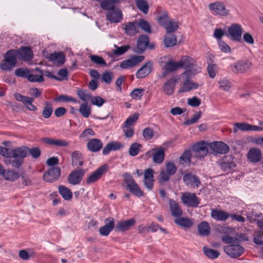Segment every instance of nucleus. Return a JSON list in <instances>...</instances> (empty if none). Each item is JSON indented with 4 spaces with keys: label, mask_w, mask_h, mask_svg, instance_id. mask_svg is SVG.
Returning <instances> with one entry per match:
<instances>
[{
    "label": "nucleus",
    "mask_w": 263,
    "mask_h": 263,
    "mask_svg": "<svg viewBox=\"0 0 263 263\" xmlns=\"http://www.w3.org/2000/svg\"><path fill=\"white\" fill-rule=\"evenodd\" d=\"M223 241L229 245L223 247L224 252L232 258L240 256L244 252V249L239 244V240L236 237L224 235L222 237Z\"/></svg>",
    "instance_id": "obj_1"
},
{
    "label": "nucleus",
    "mask_w": 263,
    "mask_h": 263,
    "mask_svg": "<svg viewBox=\"0 0 263 263\" xmlns=\"http://www.w3.org/2000/svg\"><path fill=\"white\" fill-rule=\"evenodd\" d=\"M11 158L8 161V163L12 166L19 168L23 163V159L26 157L28 153V147L23 146L11 149Z\"/></svg>",
    "instance_id": "obj_2"
},
{
    "label": "nucleus",
    "mask_w": 263,
    "mask_h": 263,
    "mask_svg": "<svg viewBox=\"0 0 263 263\" xmlns=\"http://www.w3.org/2000/svg\"><path fill=\"white\" fill-rule=\"evenodd\" d=\"M208 8L210 12L216 16L227 17L231 14V10L221 1H215L209 4Z\"/></svg>",
    "instance_id": "obj_3"
},
{
    "label": "nucleus",
    "mask_w": 263,
    "mask_h": 263,
    "mask_svg": "<svg viewBox=\"0 0 263 263\" xmlns=\"http://www.w3.org/2000/svg\"><path fill=\"white\" fill-rule=\"evenodd\" d=\"M17 53L16 50H10L6 53L4 60L1 65L2 70L9 71L15 66Z\"/></svg>",
    "instance_id": "obj_4"
},
{
    "label": "nucleus",
    "mask_w": 263,
    "mask_h": 263,
    "mask_svg": "<svg viewBox=\"0 0 263 263\" xmlns=\"http://www.w3.org/2000/svg\"><path fill=\"white\" fill-rule=\"evenodd\" d=\"M123 176L124 178V183L129 191L137 197H142L143 195V192L140 190L130 175L129 173H125Z\"/></svg>",
    "instance_id": "obj_5"
},
{
    "label": "nucleus",
    "mask_w": 263,
    "mask_h": 263,
    "mask_svg": "<svg viewBox=\"0 0 263 263\" xmlns=\"http://www.w3.org/2000/svg\"><path fill=\"white\" fill-rule=\"evenodd\" d=\"M164 148L159 147L152 149L145 153V156L147 158H152L153 162L156 164H161L164 159Z\"/></svg>",
    "instance_id": "obj_6"
},
{
    "label": "nucleus",
    "mask_w": 263,
    "mask_h": 263,
    "mask_svg": "<svg viewBox=\"0 0 263 263\" xmlns=\"http://www.w3.org/2000/svg\"><path fill=\"white\" fill-rule=\"evenodd\" d=\"M227 36L232 41L240 42L243 32V29L240 25L237 23L232 24L228 29Z\"/></svg>",
    "instance_id": "obj_7"
},
{
    "label": "nucleus",
    "mask_w": 263,
    "mask_h": 263,
    "mask_svg": "<svg viewBox=\"0 0 263 263\" xmlns=\"http://www.w3.org/2000/svg\"><path fill=\"white\" fill-rule=\"evenodd\" d=\"M192 148L196 157L201 159L206 156L209 153L210 143L200 141L194 145Z\"/></svg>",
    "instance_id": "obj_8"
},
{
    "label": "nucleus",
    "mask_w": 263,
    "mask_h": 263,
    "mask_svg": "<svg viewBox=\"0 0 263 263\" xmlns=\"http://www.w3.org/2000/svg\"><path fill=\"white\" fill-rule=\"evenodd\" d=\"M181 200L183 203L187 206L196 208L200 203V200L196 194L190 192L183 193Z\"/></svg>",
    "instance_id": "obj_9"
},
{
    "label": "nucleus",
    "mask_w": 263,
    "mask_h": 263,
    "mask_svg": "<svg viewBox=\"0 0 263 263\" xmlns=\"http://www.w3.org/2000/svg\"><path fill=\"white\" fill-rule=\"evenodd\" d=\"M61 175V169L58 166H52L43 175V179L48 182H53L59 179Z\"/></svg>",
    "instance_id": "obj_10"
},
{
    "label": "nucleus",
    "mask_w": 263,
    "mask_h": 263,
    "mask_svg": "<svg viewBox=\"0 0 263 263\" xmlns=\"http://www.w3.org/2000/svg\"><path fill=\"white\" fill-rule=\"evenodd\" d=\"M108 168L107 164H104L97 168L87 177L86 183L91 184L100 179L102 176L108 171Z\"/></svg>",
    "instance_id": "obj_11"
},
{
    "label": "nucleus",
    "mask_w": 263,
    "mask_h": 263,
    "mask_svg": "<svg viewBox=\"0 0 263 263\" xmlns=\"http://www.w3.org/2000/svg\"><path fill=\"white\" fill-rule=\"evenodd\" d=\"M252 65V62L249 60L239 61L231 66V69L236 73H245Z\"/></svg>",
    "instance_id": "obj_12"
},
{
    "label": "nucleus",
    "mask_w": 263,
    "mask_h": 263,
    "mask_svg": "<svg viewBox=\"0 0 263 263\" xmlns=\"http://www.w3.org/2000/svg\"><path fill=\"white\" fill-rule=\"evenodd\" d=\"M106 20L111 23H118L123 20V14L119 8H115L106 13Z\"/></svg>",
    "instance_id": "obj_13"
},
{
    "label": "nucleus",
    "mask_w": 263,
    "mask_h": 263,
    "mask_svg": "<svg viewBox=\"0 0 263 263\" xmlns=\"http://www.w3.org/2000/svg\"><path fill=\"white\" fill-rule=\"evenodd\" d=\"M177 171V167L173 162H168L165 164V170L160 172V178L163 182L167 181L171 176L174 175Z\"/></svg>",
    "instance_id": "obj_14"
},
{
    "label": "nucleus",
    "mask_w": 263,
    "mask_h": 263,
    "mask_svg": "<svg viewBox=\"0 0 263 263\" xmlns=\"http://www.w3.org/2000/svg\"><path fill=\"white\" fill-rule=\"evenodd\" d=\"M182 179L184 184L190 187L198 188L201 184L199 177L191 173H185Z\"/></svg>",
    "instance_id": "obj_15"
},
{
    "label": "nucleus",
    "mask_w": 263,
    "mask_h": 263,
    "mask_svg": "<svg viewBox=\"0 0 263 263\" xmlns=\"http://www.w3.org/2000/svg\"><path fill=\"white\" fill-rule=\"evenodd\" d=\"M14 97L17 101L21 102L28 110L31 111L37 110V107L32 104L34 101L33 98L23 96L18 93H15Z\"/></svg>",
    "instance_id": "obj_16"
},
{
    "label": "nucleus",
    "mask_w": 263,
    "mask_h": 263,
    "mask_svg": "<svg viewBox=\"0 0 263 263\" xmlns=\"http://www.w3.org/2000/svg\"><path fill=\"white\" fill-rule=\"evenodd\" d=\"M144 59L143 55H135L127 60L122 61L120 66L123 69L131 68L141 63Z\"/></svg>",
    "instance_id": "obj_17"
},
{
    "label": "nucleus",
    "mask_w": 263,
    "mask_h": 263,
    "mask_svg": "<svg viewBox=\"0 0 263 263\" xmlns=\"http://www.w3.org/2000/svg\"><path fill=\"white\" fill-rule=\"evenodd\" d=\"M144 59L143 55H135L127 60L122 61L120 66L123 69L131 68L141 63Z\"/></svg>",
    "instance_id": "obj_18"
},
{
    "label": "nucleus",
    "mask_w": 263,
    "mask_h": 263,
    "mask_svg": "<svg viewBox=\"0 0 263 263\" xmlns=\"http://www.w3.org/2000/svg\"><path fill=\"white\" fill-rule=\"evenodd\" d=\"M85 173V171L83 169H80L72 171L68 176V181L69 183L72 185L79 184Z\"/></svg>",
    "instance_id": "obj_19"
},
{
    "label": "nucleus",
    "mask_w": 263,
    "mask_h": 263,
    "mask_svg": "<svg viewBox=\"0 0 263 263\" xmlns=\"http://www.w3.org/2000/svg\"><path fill=\"white\" fill-rule=\"evenodd\" d=\"M220 165L221 170L227 173L234 171L236 167V164L233 158L231 157H224L220 162Z\"/></svg>",
    "instance_id": "obj_20"
},
{
    "label": "nucleus",
    "mask_w": 263,
    "mask_h": 263,
    "mask_svg": "<svg viewBox=\"0 0 263 263\" xmlns=\"http://www.w3.org/2000/svg\"><path fill=\"white\" fill-rule=\"evenodd\" d=\"M209 143L210 149L216 153L224 154L229 151L228 145L222 142L215 141Z\"/></svg>",
    "instance_id": "obj_21"
},
{
    "label": "nucleus",
    "mask_w": 263,
    "mask_h": 263,
    "mask_svg": "<svg viewBox=\"0 0 263 263\" xmlns=\"http://www.w3.org/2000/svg\"><path fill=\"white\" fill-rule=\"evenodd\" d=\"M17 54V58H20L24 61H29L31 60L33 57V54L32 49L26 46L22 47L18 50Z\"/></svg>",
    "instance_id": "obj_22"
},
{
    "label": "nucleus",
    "mask_w": 263,
    "mask_h": 263,
    "mask_svg": "<svg viewBox=\"0 0 263 263\" xmlns=\"http://www.w3.org/2000/svg\"><path fill=\"white\" fill-rule=\"evenodd\" d=\"M229 213L225 211L212 209L211 217L216 221H224L229 218Z\"/></svg>",
    "instance_id": "obj_23"
},
{
    "label": "nucleus",
    "mask_w": 263,
    "mask_h": 263,
    "mask_svg": "<svg viewBox=\"0 0 263 263\" xmlns=\"http://www.w3.org/2000/svg\"><path fill=\"white\" fill-rule=\"evenodd\" d=\"M106 224L99 229L100 234L102 236H108L115 228L114 220L112 218H107L105 220Z\"/></svg>",
    "instance_id": "obj_24"
},
{
    "label": "nucleus",
    "mask_w": 263,
    "mask_h": 263,
    "mask_svg": "<svg viewBox=\"0 0 263 263\" xmlns=\"http://www.w3.org/2000/svg\"><path fill=\"white\" fill-rule=\"evenodd\" d=\"M153 69V63L148 61L145 63L136 72V77L138 79L145 78L148 76Z\"/></svg>",
    "instance_id": "obj_25"
},
{
    "label": "nucleus",
    "mask_w": 263,
    "mask_h": 263,
    "mask_svg": "<svg viewBox=\"0 0 263 263\" xmlns=\"http://www.w3.org/2000/svg\"><path fill=\"white\" fill-rule=\"evenodd\" d=\"M135 220L131 218L127 220L120 221L115 226V230L117 232H125L128 230L129 228L135 223Z\"/></svg>",
    "instance_id": "obj_26"
},
{
    "label": "nucleus",
    "mask_w": 263,
    "mask_h": 263,
    "mask_svg": "<svg viewBox=\"0 0 263 263\" xmlns=\"http://www.w3.org/2000/svg\"><path fill=\"white\" fill-rule=\"evenodd\" d=\"M0 174L6 180L14 181L19 178V174L12 170H5L2 165Z\"/></svg>",
    "instance_id": "obj_27"
},
{
    "label": "nucleus",
    "mask_w": 263,
    "mask_h": 263,
    "mask_svg": "<svg viewBox=\"0 0 263 263\" xmlns=\"http://www.w3.org/2000/svg\"><path fill=\"white\" fill-rule=\"evenodd\" d=\"M177 82V79L174 77L167 80L163 84L162 87L163 92L167 95H172L174 91Z\"/></svg>",
    "instance_id": "obj_28"
},
{
    "label": "nucleus",
    "mask_w": 263,
    "mask_h": 263,
    "mask_svg": "<svg viewBox=\"0 0 263 263\" xmlns=\"http://www.w3.org/2000/svg\"><path fill=\"white\" fill-rule=\"evenodd\" d=\"M261 152L259 148H251L248 153V159L252 163L259 162L261 158Z\"/></svg>",
    "instance_id": "obj_29"
},
{
    "label": "nucleus",
    "mask_w": 263,
    "mask_h": 263,
    "mask_svg": "<svg viewBox=\"0 0 263 263\" xmlns=\"http://www.w3.org/2000/svg\"><path fill=\"white\" fill-rule=\"evenodd\" d=\"M200 71L201 68L198 65L192 66L191 68L185 69V71L181 74V77L184 79H191Z\"/></svg>",
    "instance_id": "obj_30"
},
{
    "label": "nucleus",
    "mask_w": 263,
    "mask_h": 263,
    "mask_svg": "<svg viewBox=\"0 0 263 263\" xmlns=\"http://www.w3.org/2000/svg\"><path fill=\"white\" fill-rule=\"evenodd\" d=\"M154 172L149 168L145 171L144 173V183L145 187L149 190H151L153 187L154 182Z\"/></svg>",
    "instance_id": "obj_31"
},
{
    "label": "nucleus",
    "mask_w": 263,
    "mask_h": 263,
    "mask_svg": "<svg viewBox=\"0 0 263 263\" xmlns=\"http://www.w3.org/2000/svg\"><path fill=\"white\" fill-rule=\"evenodd\" d=\"M125 33L129 36H133L139 32L137 22H130L127 23L124 27Z\"/></svg>",
    "instance_id": "obj_32"
},
{
    "label": "nucleus",
    "mask_w": 263,
    "mask_h": 263,
    "mask_svg": "<svg viewBox=\"0 0 263 263\" xmlns=\"http://www.w3.org/2000/svg\"><path fill=\"white\" fill-rule=\"evenodd\" d=\"M42 141L47 144L57 146H66L69 144V142L65 140L52 139L48 137L43 138Z\"/></svg>",
    "instance_id": "obj_33"
},
{
    "label": "nucleus",
    "mask_w": 263,
    "mask_h": 263,
    "mask_svg": "<svg viewBox=\"0 0 263 263\" xmlns=\"http://www.w3.org/2000/svg\"><path fill=\"white\" fill-rule=\"evenodd\" d=\"M102 146L103 143L102 141L96 138L90 140L87 144L88 149L93 152L99 151L102 148Z\"/></svg>",
    "instance_id": "obj_34"
},
{
    "label": "nucleus",
    "mask_w": 263,
    "mask_h": 263,
    "mask_svg": "<svg viewBox=\"0 0 263 263\" xmlns=\"http://www.w3.org/2000/svg\"><path fill=\"white\" fill-rule=\"evenodd\" d=\"M169 204L172 216L177 218L181 216L182 210L176 201L173 199H170Z\"/></svg>",
    "instance_id": "obj_35"
},
{
    "label": "nucleus",
    "mask_w": 263,
    "mask_h": 263,
    "mask_svg": "<svg viewBox=\"0 0 263 263\" xmlns=\"http://www.w3.org/2000/svg\"><path fill=\"white\" fill-rule=\"evenodd\" d=\"M198 86L199 85L197 83L191 81L190 79H185L182 86L179 89V92H187L192 89H197Z\"/></svg>",
    "instance_id": "obj_36"
},
{
    "label": "nucleus",
    "mask_w": 263,
    "mask_h": 263,
    "mask_svg": "<svg viewBox=\"0 0 263 263\" xmlns=\"http://www.w3.org/2000/svg\"><path fill=\"white\" fill-rule=\"evenodd\" d=\"M174 222L178 226L183 228L184 229H189L193 225L192 219L183 217H179L175 219Z\"/></svg>",
    "instance_id": "obj_37"
},
{
    "label": "nucleus",
    "mask_w": 263,
    "mask_h": 263,
    "mask_svg": "<svg viewBox=\"0 0 263 263\" xmlns=\"http://www.w3.org/2000/svg\"><path fill=\"white\" fill-rule=\"evenodd\" d=\"M199 235L201 236H206L210 234L211 228L209 223L206 221H202L197 226Z\"/></svg>",
    "instance_id": "obj_38"
},
{
    "label": "nucleus",
    "mask_w": 263,
    "mask_h": 263,
    "mask_svg": "<svg viewBox=\"0 0 263 263\" xmlns=\"http://www.w3.org/2000/svg\"><path fill=\"white\" fill-rule=\"evenodd\" d=\"M149 44L148 37L146 35H142L139 37L137 40V48L140 52L144 51Z\"/></svg>",
    "instance_id": "obj_39"
},
{
    "label": "nucleus",
    "mask_w": 263,
    "mask_h": 263,
    "mask_svg": "<svg viewBox=\"0 0 263 263\" xmlns=\"http://www.w3.org/2000/svg\"><path fill=\"white\" fill-rule=\"evenodd\" d=\"M28 80L31 82L41 83L44 81L42 74L39 70H35V68L30 72Z\"/></svg>",
    "instance_id": "obj_40"
},
{
    "label": "nucleus",
    "mask_w": 263,
    "mask_h": 263,
    "mask_svg": "<svg viewBox=\"0 0 263 263\" xmlns=\"http://www.w3.org/2000/svg\"><path fill=\"white\" fill-rule=\"evenodd\" d=\"M99 2L100 7L107 12L116 7L115 5L119 3V0H100Z\"/></svg>",
    "instance_id": "obj_41"
},
{
    "label": "nucleus",
    "mask_w": 263,
    "mask_h": 263,
    "mask_svg": "<svg viewBox=\"0 0 263 263\" xmlns=\"http://www.w3.org/2000/svg\"><path fill=\"white\" fill-rule=\"evenodd\" d=\"M72 165L73 166H82L83 164V158L82 153L75 151L71 154Z\"/></svg>",
    "instance_id": "obj_42"
},
{
    "label": "nucleus",
    "mask_w": 263,
    "mask_h": 263,
    "mask_svg": "<svg viewBox=\"0 0 263 263\" xmlns=\"http://www.w3.org/2000/svg\"><path fill=\"white\" fill-rule=\"evenodd\" d=\"M49 60L54 63L61 65L65 62V55L62 52H55L50 54Z\"/></svg>",
    "instance_id": "obj_43"
},
{
    "label": "nucleus",
    "mask_w": 263,
    "mask_h": 263,
    "mask_svg": "<svg viewBox=\"0 0 263 263\" xmlns=\"http://www.w3.org/2000/svg\"><path fill=\"white\" fill-rule=\"evenodd\" d=\"M163 43L166 47H171L175 46L177 43L176 36L174 33H166L164 37Z\"/></svg>",
    "instance_id": "obj_44"
},
{
    "label": "nucleus",
    "mask_w": 263,
    "mask_h": 263,
    "mask_svg": "<svg viewBox=\"0 0 263 263\" xmlns=\"http://www.w3.org/2000/svg\"><path fill=\"white\" fill-rule=\"evenodd\" d=\"M178 62L179 69L181 68L186 69L196 65L193 64V59L188 56L183 57Z\"/></svg>",
    "instance_id": "obj_45"
},
{
    "label": "nucleus",
    "mask_w": 263,
    "mask_h": 263,
    "mask_svg": "<svg viewBox=\"0 0 263 263\" xmlns=\"http://www.w3.org/2000/svg\"><path fill=\"white\" fill-rule=\"evenodd\" d=\"M218 84L219 88L226 91H229L233 86L231 81L226 77L220 78Z\"/></svg>",
    "instance_id": "obj_46"
},
{
    "label": "nucleus",
    "mask_w": 263,
    "mask_h": 263,
    "mask_svg": "<svg viewBox=\"0 0 263 263\" xmlns=\"http://www.w3.org/2000/svg\"><path fill=\"white\" fill-rule=\"evenodd\" d=\"M191 152L190 150H186L180 157L179 162L183 166L189 165L191 162Z\"/></svg>",
    "instance_id": "obj_47"
},
{
    "label": "nucleus",
    "mask_w": 263,
    "mask_h": 263,
    "mask_svg": "<svg viewBox=\"0 0 263 263\" xmlns=\"http://www.w3.org/2000/svg\"><path fill=\"white\" fill-rule=\"evenodd\" d=\"M58 190L60 194L65 200H69L71 199L72 193L68 188L64 185H60Z\"/></svg>",
    "instance_id": "obj_48"
},
{
    "label": "nucleus",
    "mask_w": 263,
    "mask_h": 263,
    "mask_svg": "<svg viewBox=\"0 0 263 263\" xmlns=\"http://www.w3.org/2000/svg\"><path fill=\"white\" fill-rule=\"evenodd\" d=\"M52 104L50 102H46L43 107L42 115L45 119H48L50 118L53 112Z\"/></svg>",
    "instance_id": "obj_49"
},
{
    "label": "nucleus",
    "mask_w": 263,
    "mask_h": 263,
    "mask_svg": "<svg viewBox=\"0 0 263 263\" xmlns=\"http://www.w3.org/2000/svg\"><path fill=\"white\" fill-rule=\"evenodd\" d=\"M163 69L167 72L176 71L179 69L178 62H175L172 60H169L165 63Z\"/></svg>",
    "instance_id": "obj_50"
},
{
    "label": "nucleus",
    "mask_w": 263,
    "mask_h": 263,
    "mask_svg": "<svg viewBox=\"0 0 263 263\" xmlns=\"http://www.w3.org/2000/svg\"><path fill=\"white\" fill-rule=\"evenodd\" d=\"M203 251L204 254L210 259H216L218 258L220 255L218 251L210 249L207 247H203Z\"/></svg>",
    "instance_id": "obj_51"
},
{
    "label": "nucleus",
    "mask_w": 263,
    "mask_h": 263,
    "mask_svg": "<svg viewBox=\"0 0 263 263\" xmlns=\"http://www.w3.org/2000/svg\"><path fill=\"white\" fill-rule=\"evenodd\" d=\"M159 24L162 27H164L172 20L170 18L168 13L166 11L163 12L157 18Z\"/></svg>",
    "instance_id": "obj_52"
},
{
    "label": "nucleus",
    "mask_w": 263,
    "mask_h": 263,
    "mask_svg": "<svg viewBox=\"0 0 263 263\" xmlns=\"http://www.w3.org/2000/svg\"><path fill=\"white\" fill-rule=\"evenodd\" d=\"M79 111L83 117L87 118L91 114V108L87 102H83L81 104Z\"/></svg>",
    "instance_id": "obj_53"
},
{
    "label": "nucleus",
    "mask_w": 263,
    "mask_h": 263,
    "mask_svg": "<svg viewBox=\"0 0 263 263\" xmlns=\"http://www.w3.org/2000/svg\"><path fill=\"white\" fill-rule=\"evenodd\" d=\"M135 3L137 8L144 14H146L148 13L149 6L146 1L135 0Z\"/></svg>",
    "instance_id": "obj_54"
},
{
    "label": "nucleus",
    "mask_w": 263,
    "mask_h": 263,
    "mask_svg": "<svg viewBox=\"0 0 263 263\" xmlns=\"http://www.w3.org/2000/svg\"><path fill=\"white\" fill-rule=\"evenodd\" d=\"M142 147V145L139 143L135 142L133 143L129 148V155L133 157L137 156L140 152Z\"/></svg>",
    "instance_id": "obj_55"
},
{
    "label": "nucleus",
    "mask_w": 263,
    "mask_h": 263,
    "mask_svg": "<svg viewBox=\"0 0 263 263\" xmlns=\"http://www.w3.org/2000/svg\"><path fill=\"white\" fill-rule=\"evenodd\" d=\"M90 61L98 66H106V63L105 60L98 55H90L89 56Z\"/></svg>",
    "instance_id": "obj_56"
},
{
    "label": "nucleus",
    "mask_w": 263,
    "mask_h": 263,
    "mask_svg": "<svg viewBox=\"0 0 263 263\" xmlns=\"http://www.w3.org/2000/svg\"><path fill=\"white\" fill-rule=\"evenodd\" d=\"M164 28L165 29L166 32L167 34L174 33L178 28V23L172 20L164 26Z\"/></svg>",
    "instance_id": "obj_57"
},
{
    "label": "nucleus",
    "mask_w": 263,
    "mask_h": 263,
    "mask_svg": "<svg viewBox=\"0 0 263 263\" xmlns=\"http://www.w3.org/2000/svg\"><path fill=\"white\" fill-rule=\"evenodd\" d=\"M139 117V114L138 112H135L133 115L129 116L125 120L124 124L128 126H133L136 123L137 120Z\"/></svg>",
    "instance_id": "obj_58"
},
{
    "label": "nucleus",
    "mask_w": 263,
    "mask_h": 263,
    "mask_svg": "<svg viewBox=\"0 0 263 263\" xmlns=\"http://www.w3.org/2000/svg\"><path fill=\"white\" fill-rule=\"evenodd\" d=\"M137 24L138 25L139 29L140 28L143 31L147 33L151 32V26L147 21L143 19H141L137 22Z\"/></svg>",
    "instance_id": "obj_59"
},
{
    "label": "nucleus",
    "mask_w": 263,
    "mask_h": 263,
    "mask_svg": "<svg viewBox=\"0 0 263 263\" xmlns=\"http://www.w3.org/2000/svg\"><path fill=\"white\" fill-rule=\"evenodd\" d=\"M122 129L126 138H131L134 135L135 130L133 126L123 124Z\"/></svg>",
    "instance_id": "obj_60"
},
{
    "label": "nucleus",
    "mask_w": 263,
    "mask_h": 263,
    "mask_svg": "<svg viewBox=\"0 0 263 263\" xmlns=\"http://www.w3.org/2000/svg\"><path fill=\"white\" fill-rule=\"evenodd\" d=\"M114 47L116 49L113 51V53L118 56L124 54L129 49V45L118 47L116 45H114Z\"/></svg>",
    "instance_id": "obj_61"
},
{
    "label": "nucleus",
    "mask_w": 263,
    "mask_h": 263,
    "mask_svg": "<svg viewBox=\"0 0 263 263\" xmlns=\"http://www.w3.org/2000/svg\"><path fill=\"white\" fill-rule=\"evenodd\" d=\"M114 78L113 73L111 72L106 71L101 75V80L107 84H109Z\"/></svg>",
    "instance_id": "obj_62"
},
{
    "label": "nucleus",
    "mask_w": 263,
    "mask_h": 263,
    "mask_svg": "<svg viewBox=\"0 0 263 263\" xmlns=\"http://www.w3.org/2000/svg\"><path fill=\"white\" fill-rule=\"evenodd\" d=\"M30 71L27 68H20L15 70V74L20 77L26 78L28 79Z\"/></svg>",
    "instance_id": "obj_63"
},
{
    "label": "nucleus",
    "mask_w": 263,
    "mask_h": 263,
    "mask_svg": "<svg viewBox=\"0 0 263 263\" xmlns=\"http://www.w3.org/2000/svg\"><path fill=\"white\" fill-rule=\"evenodd\" d=\"M144 93V89L142 88H136L133 90L130 93V96L132 98L136 100H140Z\"/></svg>",
    "instance_id": "obj_64"
}]
</instances>
